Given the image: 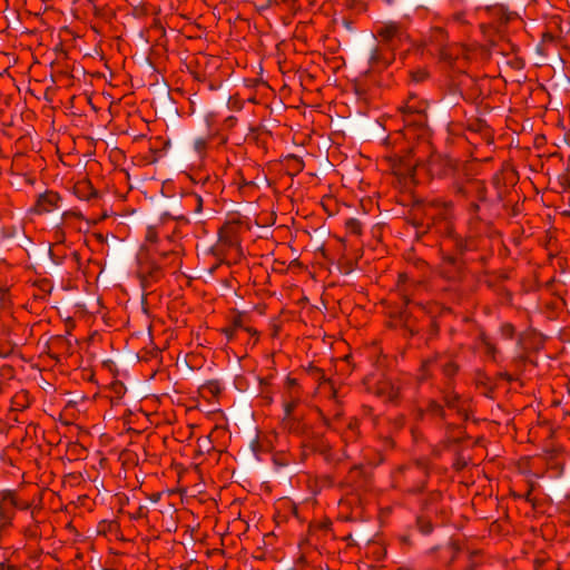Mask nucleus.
<instances>
[{
	"instance_id": "nucleus-1",
	"label": "nucleus",
	"mask_w": 570,
	"mask_h": 570,
	"mask_svg": "<svg viewBox=\"0 0 570 570\" xmlns=\"http://www.w3.org/2000/svg\"><path fill=\"white\" fill-rule=\"evenodd\" d=\"M436 372L442 373L446 379H451L456 374L458 365L449 355L435 354L422 362L417 379L420 382H425L434 376Z\"/></svg>"
},
{
	"instance_id": "nucleus-2",
	"label": "nucleus",
	"mask_w": 570,
	"mask_h": 570,
	"mask_svg": "<svg viewBox=\"0 0 570 570\" xmlns=\"http://www.w3.org/2000/svg\"><path fill=\"white\" fill-rule=\"evenodd\" d=\"M381 41L395 49L410 39L406 27L402 22L390 21L376 30Z\"/></svg>"
},
{
	"instance_id": "nucleus-3",
	"label": "nucleus",
	"mask_w": 570,
	"mask_h": 570,
	"mask_svg": "<svg viewBox=\"0 0 570 570\" xmlns=\"http://www.w3.org/2000/svg\"><path fill=\"white\" fill-rule=\"evenodd\" d=\"M425 110L426 102L421 100L415 95H410L404 105L401 107L403 120L409 126H423L426 120Z\"/></svg>"
},
{
	"instance_id": "nucleus-4",
	"label": "nucleus",
	"mask_w": 570,
	"mask_h": 570,
	"mask_svg": "<svg viewBox=\"0 0 570 570\" xmlns=\"http://www.w3.org/2000/svg\"><path fill=\"white\" fill-rule=\"evenodd\" d=\"M27 502H19L12 493L4 494L0 500V529L9 527L17 509H28Z\"/></svg>"
},
{
	"instance_id": "nucleus-5",
	"label": "nucleus",
	"mask_w": 570,
	"mask_h": 570,
	"mask_svg": "<svg viewBox=\"0 0 570 570\" xmlns=\"http://www.w3.org/2000/svg\"><path fill=\"white\" fill-rule=\"evenodd\" d=\"M456 169V161L448 156L433 155L429 160V171L433 176L450 177Z\"/></svg>"
},
{
	"instance_id": "nucleus-6",
	"label": "nucleus",
	"mask_w": 570,
	"mask_h": 570,
	"mask_svg": "<svg viewBox=\"0 0 570 570\" xmlns=\"http://www.w3.org/2000/svg\"><path fill=\"white\" fill-rule=\"evenodd\" d=\"M475 237L476 233H472L466 237H462L452 229H449L448 236L443 239V247H454L459 254H463L466 250H472L475 248Z\"/></svg>"
},
{
	"instance_id": "nucleus-7",
	"label": "nucleus",
	"mask_w": 570,
	"mask_h": 570,
	"mask_svg": "<svg viewBox=\"0 0 570 570\" xmlns=\"http://www.w3.org/2000/svg\"><path fill=\"white\" fill-rule=\"evenodd\" d=\"M83 215L77 210H66L61 216V226L56 230L57 239H60L65 235V229L81 232L82 226L81 223L83 220Z\"/></svg>"
},
{
	"instance_id": "nucleus-8",
	"label": "nucleus",
	"mask_w": 570,
	"mask_h": 570,
	"mask_svg": "<svg viewBox=\"0 0 570 570\" xmlns=\"http://www.w3.org/2000/svg\"><path fill=\"white\" fill-rule=\"evenodd\" d=\"M60 202L61 197L58 193L47 190L38 196L33 212L39 215L51 213L59 208Z\"/></svg>"
},
{
	"instance_id": "nucleus-9",
	"label": "nucleus",
	"mask_w": 570,
	"mask_h": 570,
	"mask_svg": "<svg viewBox=\"0 0 570 570\" xmlns=\"http://www.w3.org/2000/svg\"><path fill=\"white\" fill-rule=\"evenodd\" d=\"M446 389H449V386ZM443 393V400L446 406L451 410H455L460 417L465 420L468 417L465 401L461 400V397L454 392L445 390Z\"/></svg>"
},
{
	"instance_id": "nucleus-10",
	"label": "nucleus",
	"mask_w": 570,
	"mask_h": 570,
	"mask_svg": "<svg viewBox=\"0 0 570 570\" xmlns=\"http://www.w3.org/2000/svg\"><path fill=\"white\" fill-rule=\"evenodd\" d=\"M461 266L462 262L456 256H444L441 265L442 274L448 278H455L461 269Z\"/></svg>"
},
{
	"instance_id": "nucleus-11",
	"label": "nucleus",
	"mask_w": 570,
	"mask_h": 570,
	"mask_svg": "<svg viewBox=\"0 0 570 570\" xmlns=\"http://www.w3.org/2000/svg\"><path fill=\"white\" fill-rule=\"evenodd\" d=\"M73 194L80 200H89L97 196V191L89 180H79L73 186Z\"/></svg>"
},
{
	"instance_id": "nucleus-12",
	"label": "nucleus",
	"mask_w": 570,
	"mask_h": 570,
	"mask_svg": "<svg viewBox=\"0 0 570 570\" xmlns=\"http://www.w3.org/2000/svg\"><path fill=\"white\" fill-rule=\"evenodd\" d=\"M379 393L385 396L389 402H396L401 396L400 387L391 382H383L379 387Z\"/></svg>"
},
{
	"instance_id": "nucleus-13",
	"label": "nucleus",
	"mask_w": 570,
	"mask_h": 570,
	"mask_svg": "<svg viewBox=\"0 0 570 570\" xmlns=\"http://www.w3.org/2000/svg\"><path fill=\"white\" fill-rule=\"evenodd\" d=\"M301 402V391H294L289 395H284V411L285 416L292 415L298 403Z\"/></svg>"
},
{
	"instance_id": "nucleus-14",
	"label": "nucleus",
	"mask_w": 570,
	"mask_h": 570,
	"mask_svg": "<svg viewBox=\"0 0 570 570\" xmlns=\"http://www.w3.org/2000/svg\"><path fill=\"white\" fill-rule=\"evenodd\" d=\"M236 228L237 226L236 225H233V224H225L220 229H219V238L220 240L227 243L228 245H234L237 243V238H236Z\"/></svg>"
},
{
	"instance_id": "nucleus-15",
	"label": "nucleus",
	"mask_w": 570,
	"mask_h": 570,
	"mask_svg": "<svg viewBox=\"0 0 570 570\" xmlns=\"http://www.w3.org/2000/svg\"><path fill=\"white\" fill-rule=\"evenodd\" d=\"M391 60L392 55L386 57L379 49H375L370 57V62L374 68H385L391 63Z\"/></svg>"
},
{
	"instance_id": "nucleus-16",
	"label": "nucleus",
	"mask_w": 570,
	"mask_h": 570,
	"mask_svg": "<svg viewBox=\"0 0 570 570\" xmlns=\"http://www.w3.org/2000/svg\"><path fill=\"white\" fill-rule=\"evenodd\" d=\"M404 471L409 476L420 475L422 478V480L420 481V484L415 487V490H422L423 485H424V479L426 478V471H425L424 466L415 464V465L405 468Z\"/></svg>"
},
{
	"instance_id": "nucleus-17",
	"label": "nucleus",
	"mask_w": 570,
	"mask_h": 570,
	"mask_svg": "<svg viewBox=\"0 0 570 570\" xmlns=\"http://www.w3.org/2000/svg\"><path fill=\"white\" fill-rule=\"evenodd\" d=\"M358 421L351 417L343 431V436L346 441H354L357 438Z\"/></svg>"
},
{
	"instance_id": "nucleus-18",
	"label": "nucleus",
	"mask_w": 570,
	"mask_h": 570,
	"mask_svg": "<svg viewBox=\"0 0 570 570\" xmlns=\"http://www.w3.org/2000/svg\"><path fill=\"white\" fill-rule=\"evenodd\" d=\"M345 227L348 233L353 235H360L362 233V224L356 218H350L345 223Z\"/></svg>"
},
{
	"instance_id": "nucleus-19",
	"label": "nucleus",
	"mask_w": 570,
	"mask_h": 570,
	"mask_svg": "<svg viewBox=\"0 0 570 570\" xmlns=\"http://www.w3.org/2000/svg\"><path fill=\"white\" fill-rule=\"evenodd\" d=\"M341 416H342V413L338 409H336L331 419L328 421H326V423L333 428L334 430H338L341 431L342 430V424H341Z\"/></svg>"
},
{
	"instance_id": "nucleus-20",
	"label": "nucleus",
	"mask_w": 570,
	"mask_h": 570,
	"mask_svg": "<svg viewBox=\"0 0 570 570\" xmlns=\"http://www.w3.org/2000/svg\"><path fill=\"white\" fill-rule=\"evenodd\" d=\"M28 404V395L24 392L18 393L12 399V405L16 409L26 407Z\"/></svg>"
},
{
	"instance_id": "nucleus-21",
	"label": "nucleus",
	"mask_w": 570,
	"mask_h": 570,
	"mask_svg": "<svg viewBox=\"0 0 570 570\" xmlns=\"http://www.w3.org/2000/svg\"><path fill=\"white\" fill-rule=\"evenodd\" d=\"M426 411L432 414L433 416H441L444 415L443 407L435 401H430Z\"/></svg>"
},
{
	"instance_id": "nucleus-22",
	"label": "nucleus",
	"mask_w": 570,
	"mask_h": 570,
	"mask_svg": "<svg viewBox=\"0 0 570 570\" xmlns=\"http://www.w3.org/2000/svg\"><path fill=\"white\" fill-rule=\"evenodd\" d=\"M294 391H301V387L296 381V379L287 377L285 382V394L289 395L291 393H294Z\"/></svg>"
},
{
	"instance_id": "nucleus-23",
	"label": "nucleus",
	"mask_w": 570,
	"mask_h": 570,
	"mask_svg": "<svg viewBox=\"0 0 570 570\" xmlns=\"http://www.w3.org/2000/svg\"><path fill=\"white\" fill-rule=\"evenodd\" d=\"M500 332H501L502 337H504L507 340H512L514 336L515 330L512 324L504 323L503 325H501Z\"/></svg>"
},
{
	"instance_id": "nucleus-24",
	"label": "nucleus",
	"mask_w": 570,
	"mask_h": 570,
	"mask_svg": "<svg viewBox=\"0 0 570 570\" xmlns=\"http://www.w3.org/2000/svg\"><path fill=\"white\" fill-rule=\"evenodd\" d=\"M410 75L414 82H421L428 78V72L423 69L411 71Z\"/></svg>"
},
{
	"instance_id": "nucleus-25",
	"label": "nucleus",
	"mask_w": 570,
	"mask_h": 570,
	"mask_svg": "<svg viewBox=\"0 0 570 570\" xmlns=\"http://www.w3.org/2000/svg\"><path fill=\"white\" fill-rule=\"evenodd\" d=\"M158 239V233L155 227L149 226L146 232V240L149 243H156Z\"/></svg>"
},
{
	"instance_id": "nucleus-26",
	"label": "nucleus",
	"mask_w": 570,
	"mask_h": 570,
	"mask_svg": "<svg viewBox=\"0 0 570 570\" xmlns=\"http://www.w3.org/2000/svg\"><path fill=\"white\" fill-rule=\"evenodd\" d=\"M13 352L12 345L9 343H0V356L8 357Z\"/></svg>"
},
{
	"instance_id": "nucleus-27",
	"label": "nucleus",
	"mask_w": 570,
	"mask_h": 570,
	"mask_svg": "<svg viewBox=\"0 0 570 570\" xmlns=\"http://www.w3.org/2000/svg\"><path fill=\"white\" fill-rule=\"evenodd\" d=\"M222 332L225 334L227 341H233L234 338H236L238 331L236 328H233L232 325H229L223 328Z\"/></svg>"
},
{
	"instance_id": "nucleus-28",
	"label": "nucleus",
	"mask_w": 570,
	"mask_h": 570,
	"mask_svg": "<svg viewBox=\"0 0 570 570\" xmlns=\"http://www.w3.org/2000/svg\"><path fill=\"white\" fill-rule=\"evenodd\" d=\"M117 528V524L115 522H100L99 524V532L107 533L108 531H112Z\"/></svg>"
},
{
	"instance_id": "nucleus-29",
	"label": "nucleus",
	"mask_w": 570,
	"mask_h": 570,
	"mask_svg": "<svg viewBox=\"0 0 570 570\" xmlns=\"http://www.w3.org/2000/svg\"><path fill=\"white\" fill-rule=\"evenodd\" d=\"M230 325L233 326V328H236L237 331L244 330L245 323H244L243 316L242 315L235 316L233 318Z\"/></svg>"
},
{
	"instance_id": "nucleus-30",
	"label": "nucleus",
	"mask_w": 570,
	"mask_h": 570,
	"mask_svg": "<svg viewBox=\"0 0 570 570\" xmlns=\"http://www.w3.org/2000/svg\"><path fill=\"white\" fill-rule=\"evenodd\" d=\"M436 204L441 205L443 207V215H444V218L446 219L448 216L451 214L453 204L451 202H441V200L438 202Z\"/></svg>"
},
{
	"instance_id": "nucleus-31",
	"label": "nucleus",
	"mask_w": 570,
	"mask_h": 570,
	"mask_svg": "<svg viewBox=\"0 0 570 570\" xmlns=\"http://www.w3.org/2000/svg\"><path fill=\"white\" fill-rule=\"evenodd\" d=\"M9 295V285L1 284L0 285V302H6Z\"/></svg>"
},
{
	"instance_id": "nucleus-32",
	"label": "nucleus",
	"mask_w": 570,
	"mask_h": 570,
	"mask_svg": "<svg viewBox=\"0 0 570 570\" xmlns=\"http://www.w3.org/2000/svg\"><path fill=\"white\" fill-rule=\"evenodd\" d=\"M39 287H40V289L42 291V293H43V294H48V293H50V292H51V289H52V286H51V284H50V282H49V281H47V279H42V281L39 283Z\"/></svg>"
},
{
	"instance_id": "nucleus-33",
	"label": "nucleus",
	"mask_w": 570,
	"mask_h": 570,
	"mask_svg": "<svg viewBox=\"0 0 570 570\" xmlns=\"http://www.w3.org/2000/svg\"><path fill=\"white\" fill-rule=\"evenodd\" d=\"M452 20L458 23H464L465 22V16L463 11H458L452 16Z\"/></svg>"
},
{
	"instance_id": "nucleus-34",
	"label": "nucleus",
	"mask_w": 570,
	"mask_h": 570,
	"mask_svg": "<svg viewBox=\"0 0 570 570\" xmlns=\"http://www.w3.org/2000/svg\"><path fill=\"white\" fill-rule=\"evenodd\" d=\"M197 444L199 449H207L209 450L210 440L208 438L205 439H198Z\"/></svg>"
},
{
	"instance_id": "nucleus-35",
	"label": "nucleus",
	"mask_w": 570,
	"mask_h": 570,
	"mask_svg": "<svg viewBox=\"0 0 570 570\" xmlns=\"http://www.w3.org/2000/svg\"><path fill=\"white\" fill-rule=\"evenodd\" d=\"M160 276H161V268L159 266H156L153 269V272L150 273V277H151V279L157 281V279H159Z\"/></svg>"
},
{
	"instance_id": "nucleus-36",
	"label": "nucleus",
	"mask_w": 570,
	"mask_h": 570,
	"mask_svg": "<svg viewBox=\"0 0 570 570\" xmlns=\"http://www.w3.org/2000/svg\"><path fill=\"white\" fill-rule=\"evenodd\" d=\"M484 344H485V352H487V354L491 355V356H494V354H495L494 345L492 343H490V342H485Z\"/></svg>"
},
{
	"instance_id": "nucleus-37",
	"label": "nucleus",
	"mask_w": 570,
	"mask_h": 570,
	"mask_svg": "<svg viewBox=\"0 0 570 570\" xmlns=\"http://www.w3.org/2000/svg\"><path fill=\"white\" fill-rule=\"evenodd\" d=\"M244 331H246L247 333H249L253 336H256V337L258 336V332L255 328H253V327H249V326L245 325Z\"/></svg>"
},
{
	"instance_id": "nucleus-38",
	"label": "nucleus",
	"mask_w": 570,
	"mask_h": 570,
	"mask_svg": "<svg viewBox=\"0 0 570 570\" xmlns=\"http://www.w3.org/2000/svg\"><path fill=\"white\" fill-rule=\"evenodd\" d=\"M453 187H454L455 194L464 195L465 191H464V188L462 185L455 184Z\"/></svg>"
},
{
	"instance_id": "nucleus-39",
	"label": "nucleus",
	"mask_w": 570,
	"mask_h": 570,
	"mask_svg": "<svg viewBox=\"0 0 570 570\" xmlns=\"http://www.w3.org/2000/svg\"><path fill=\"white\" fill-rule=\"evenodd\" d=\"M450 2L453 7H458V8H461L464 4V0H450Z\"/></svg>"
},
{
	"instance_id": "nucleus-40",
	"label": "nucleus",
	"mask_w": 570,
	"mask_h": 570,
	"mask_svg": "<svg viewBox=\"0 0 570 570\" xmlns=\"http://www.w3.org/2000/svg\"><path fill=\"white\" fill-rule=\"evenodd\" d=\"M196 148H197L198 150L204 149V148H205V140H203V139L197 140V141H196Z\"/></svg>"
},
{
	"instance_id": "nucleus-41",
	"label": "nucleus",
	"mask_w": 570,
	"mask_h": 570,
	"mask_svg": "<svg viewBox=\"0 0 570 570\" xmlns=\"http://www.w3.org/2000/svg\"><path fill=\"white\" fill-rule=\"evenodd\" d=\"M163 257H164V258H167V257H174L175 259H177V258H178V257H177V254H176V253H174V252L164 253V254H163Z\"/></svg>"
},
{
	"instance_id": "nucleus-42",
	"label": "nucleus",
	"mask_w": 570,
	"mask_h": 570,
	"mask_svg": "<svg viewBox=\"0 0 570 570\" xmlns=\"http://www.w3.org/2000/svg\"><path fill=\"white\" fill-rule=\"evenodd\" d=\"M297 0H284V3L291 8L295 6Z\"/></svg>"
},
{
	"instance_id": "nucleus-43",
	"label": "nucleus",
	"mask_w": 570,
	"mask_h": 570,
	"mask_svg": "<svg viewBox=\"0 0 570 570\" xmlns=\"http://www.w3.org/2000/svg\"><path fill=\"white\" fill-rule=\"evenodd\" d=\"M328 385L331 387V395L333 399H336V391L334 390V386L328 382Z\"/></svg>"
},
{
	"instance_id": "nucleus-44",
	"label": "nucleus",
	"mask_w": 570,
	"mask_h": 570,
	"mask_svg": "<svg viewBox=\"0 0 570 570\" xmlns=\"http://www.w3.org/2000/svg\"><path fill=\"white\" fill-rule=\"evenodd\" d=\"M144 514H145V508L144 507H139L138 511H137V515L138 517H142Z\"/></svg>"
},
{
	"instance_id": "nucleus-45",
	"label": "nucleus",
	"mask_w": 570,
	"mask_h": 570,
	"mask_svg": "<svg viewBox=\"0 0 570 570\" xmlns=\"http://www.w3.org/2000/svg\"><path fill=\"white\" fill-rule=\"evenodd\" d=\"M471 209L473 213H475L479 209V206L476 204H472Z\"/></svg>"
},
{
	"instance_id": "nucleus-46",
	"label": "nucleus",
	"mask_w": 570,
	"mask_h": 570,
	"mask_svg": "<svg viewBox=\"0 0 570 570\" xmlns=\"http://www.w3.org/2000/svg\"><path fill=\"white\" fill-rule=\"evenodd\" d=\"M193 199H195L198 203V205L200 206L202 199L199 197L196 196V197H193Z\"/></svg>"
},
{
	"instance_id": "nucleus-47",
	"label": "nucleus",
	"mask_w": 570,
	"mask_h": 570,
	"mask_svg": "<svg viewBox=\"0 0 570 570\" xmlns=\"http://www.w3.org/2000/svg\"><path fill=\"white\" fill-rule=\"evenodd\" d=\"M431 531V528L430 527H425V529H423V532L424 533H429Z\"/></svg>"
},
{
	"instance_id": "nucleus-48",
	"label": "nucleus",
	"mask_w": 570,
	"mask_h": 570,
	"mask_svg": "<svg viewBox=\"0 0 570 570\" xmlns=\"http://www.w3.org/2000/svg\"><path fill=\"white\" fill-rule=\"evenodd\" d=\"M384 1H385L386 3H389V4L393 2V0H384Z\"/></svg>"
}]
</instances>
